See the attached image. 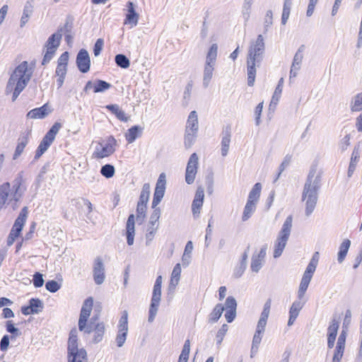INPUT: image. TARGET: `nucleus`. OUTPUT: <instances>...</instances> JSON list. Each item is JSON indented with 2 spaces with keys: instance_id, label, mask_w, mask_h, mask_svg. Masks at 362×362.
<instances>
[{
  "instance_id": "obj_16",
  "label": "nucleus",
  "mask_w": 362,
  "mask_h": 362,
  "mask_svg": "<svg viewBox=\"0 0 362 362\" xmlns=\"http://www.w3.org/2000/svg\"><path fill=\"white\" fill-rule=\"evenodd\" d=\"M267 245L264 244L262 246L259 252L256 254L254 253L251 258L250 268L253 272L257 273L262 267L264 259L267 255Z\"/></svg>"
},
{
  "instance_id": "obj_48",
  "label": "nucleus",
  "mask_w": 362,
  "mask_h": 362,
  "mask_svg": "<svg viewBox=\"0 0 362 362\" xmlns=\"http://www.w3.org/2000/svg\"><path fill=\"white\" fill-rule=\"evenodd\" d=\"M73 29V18L71 16H68L66 19V22L63 27L59 28L57 32L59 33H71Z\"/></svg>"
},
{
  "instance_id": "obj_15",
  "label": "nucleus",
  "mask_w": 362,
  "mask_h": 362,
  "mask_svg": "<svg viewBox=\"0 0 362 362\" xmlns=\"http://www.w3.org/2000/svg\"><path fill=\"white\" fill-rule=\"evenodd\" d=\"M305 49V47L304 45H301L296 52L294 54L293 62L291 66L290 70V79L293 77H296L298 73V71L301 68V64L303 62V59L304 57V51Z\"/></svg>"
},
{
  "instance_id": "obj_60",
  "label": "nucleus",
  "mask_w": 362,
  "mask_h": 362,
  "mask_svg": "<svg viewBox=\"0 0 362 362\" xmlns=\"http://www.w3.org/2000/svg\"><path fill=\"white\" fill-rule=\"evenodd\" d=\"M247 268V265L243 263H239V264L235 267L233 271V276L236 279H238L243 276L245 269Z\"/></svg>"
},
{
  "instance_id": "obj_5",
  "label": "nucleus",
  "mask_w": 362,
  "mask_h": 362,
  "mask_svg": "<svg viewBox=\"0 0 362 362\" xmlns=\"http://www.w3.org/2000/svg\"><path fill=\"white\" fill-rule=\"evenodd\" d=\"M293 217L291 215L286 217L283 223L275 242L274 249V257L278 258L281 255L286 245L292 228Z\"/></svg>"
},
{
  "instance_id": "obj_31",
  "label": "nucleus",
  "mask_w": 362,
  "mask_h": 362,
  "mask_svg": "<svg viewBox=\"0 0 362 362\" xmlns=\"http://www.w3.org/2000/svg\"><path fill=\"white\" fill-rule=\"evenodd\" d=\"M351 245V241L349 239L344 240L339 246V250L337 254V261L339 263H342L348 253L349 249Z\"/></svg>"
},
{
  "instance_id": "obj_13",
  "label": "nucleus",
  "mask_w": 362,
  "mask_h": 362,
  "mask_svg": "<svg viewBox=\"0 0 362 362\" xmlns=\"http://www.w3.org/2000/svg\"><path fill=\"white\" fill-rule=\"evenodd\" d=\"M165 173H162L159 175L158 179L156 182L152 201V208H155L156 206H157L161 202L162 199L163 198L165 191Z\"/></svg>"
},
{
  "instance_id": "obj_24",
  "label": "nucleus",
  "mask_w": 362,
  "mask_h": 362,
  "mask_svg": "<svg viewBox=\"0 0 362 362\" xmlns=\"http://www.w3.org/2000/svg\"><path fill=\"white\" fill-rule=\"evenodd\" d=\"M198 115L195 110L192 111L187 118L185 131L198 132Z\"/></svg>"
},
{
  "instance_id": "obj_6",
  "label": "nucleus",
  "mask_w": 362,
  "mask_h": 362,
  "mask_svg": "<svg viewBox=\"0 0 362 362\" xmlns=\"http://www.w3.org/2000/svg\"><path fill=\"white\" fill-rule=\"evenodd\" d=\"M272 305V300L270 298L267 299L265 302L263 308V310L261 313L260 317L258 320L256 331L253 336L252 344H253V349H256L260 344L265 327L267 323V320L270 313V308Z\"/></svg>"
},
{
  "instance_id": "obj_53",
  "label": "nucleus",
  "mask_w": 362,
  "mask_h": 362,
  "mask_svg": "<svg viewBox=\"0 0 362 362\" xmlns=\"http://www.w3.org/2000/svg\"><path fill=\"white\" fill-rule=\"evenodd\" d=\"M339 321L333 319L328 327L327 329V335L337 337L338 329H339Z\"/></svg>"
},
{
  "instance_id": "obj_36",
  "label": "nucleus",
  "mask_w": 362,
  "mask_h": 362,
  "mask_svg": "<svg viewBox=\"0 0 362 362\" xmlns=\"http://www.w3.org/2000/svg\"><path fill=\"white\" fill-rule=\"evenodd\" d=\"M218 53V45L217 44H213L206 54L205 63L216 64Z\"/></svg>"
},
{
  "instance_id": "obj_38",
  "label": "nucleus",
  "mask_w": 362,
  "mask_h": 362,
  "mask_svg": "<svg viewBox=\"0 0 362 362\" xmlns=\"http://www.w3.org/2000/svg\"><path fill=\"white\" fill-rule=\"evenodd\" d=\"M28 303V305H30V309L33 310L34 314L41 313L44 308V304L40 298H30Z\"/></svg>"
},
{
  "instance_id": "obj_33",
  "label": "nucleus",
  "mask_w": 362,
  "mask_h": 362,
  "mask_svg": "<svg viewBox=\"0 0 362 362\" xmlns=\"http://www.w3.org/2000/svg\"><path fill=\"white\" fill-rule=\"evenodd\" d=\"M261 190H262V185L259 182H257L255 184V185L252 187V189L250 190L247 201L251 202H254L257 204L260 194H261Z\"/></svg>"
},
{
  "instance_id": "obj_10",
  "label": "nucleus",
  "mask_w": 362,
  "mask_h": 362,
  "mask_svg": "<svg viewBox=\"0 0 362 362\" xmlns=\"http://www.w3.org/2000/svg\"><path fill=\"white\" fill-rule=\"evenodd\" d=\"M28 214L27 207H23L17 218L16 219L14 224L10 231V233L7 238V245L11 246L13 244L16 239L20 235L22 231L23 227L25 223Z\"/></svg>"
},
{
  "instance_id": "obj_26",
  "label": "nucleus",
  "mask_w": 362,
  "mask_h": 362,
  "mask_svg": "<svg viewBox=\"0 0 362 362\" xmlns=\"http://www.w3.org/2000/svg\"><path fill=\"white\" fill-rule=\"evenodd\" d=\"M143 129L135 125L129 128L125 134L126 140L129 144L133 143L142 133Z\"/></svg>"
},
{
  "instance_id": "obj_19",
  "label": "nucleus",
  "mask_w": 362,
  "mask_h": 362,
  "mask_svg": "<svg viewBox=\"0 0 362 362\" xmlns=\"http://www.w3.org/2000/svg\"><path fill=\"white\" fill-rule=\"evenodd\" d=\"M30 136V131L26 130L21 134L18 140L17 145L13 155V159H18L24 151L25 147L28 144Z\"/></svg>"
},
{
  "instance_id": "obj_39",
  "label": "nucleus",
  "mask_w": 362,
  "mask_h": 362,
  "mask_svg": "<svg viewBox=\"0 0 362 362\" xmlns=\"http://www.w3.org/2000/svg\"><path fill=\"white\" fill-rule=\"evenodd\" d=\"M6 330L7 332L11 334V339H15L21 334V332L15 327V324L12 320H7L6 322Z\"/></svg>"
},
{
  "instance_id": "obj_2",
  "label": "nucleus",
  "mask_w": 362,
  "mask_h": 362,
  "mask_svg": "<svg viewBox=\"0 0 362 362\" xmlns=\"http://www.w3.org/2000/svg\"><path fill=\"white\" fill-rule=\"evenodd\" d=\"M33 75V70L28 68L26 61L21 62L16 67L10 76L6 86V94L12 93V101L14 102L25 89Z\"/></svg>"
},
{
  "instance_id": "obj_35",
  "label": "nucleus",
  "mask_w": 362,
  "mask_h": 362,
  "mask_svg": "<svg viewBox=\"0 0 362 362\" xmlns=\"http://www.w3.org/2000/svg\"><path fill=\"white\" fill-rule=\"evenodd\" d=\"M256 203L251 202V201H247L242 216V220L243 221H247L252 216V215L256 210Z\"/></svg>"
},
{
  "instance_id": "obj_40",
  "label": "nucleus",
  "mask_w": 362,
  "mask_h": 362,
  "mask_svg": "<svg viewBox=\"0 0 362 362\" xmlns=\"http://www.w3.org/2000/svg\"><path fill=\"white\" fill-rule=\"evenodd\" d=\"M292 6V0H284L281 16V23L285 25L288 19Z\"/></svg>"
},
{
  "instance_id": "obj_20",
  "label": "nucleus",
  "mask_w": 362,
  "mask_h": 362,
  "mask_svg": "<svg viewBox=\"0 0 362 362\" xmlns=\"http://www.w3.org/2000/svg\"><path fill=\"white\" fill-rule=\"evenodd\" d=\"M105 278V267L103 260L100 257H97L93 266L94 281L97 285H100L104 282Z\"/></svg>"
},
{
  "instance_id": "obj_8",
  "label": "nucleus",
  "mask_w": 362,
  "mask_h": 362,
  "mask_svg": "<svg viewBox=\"0 0 362 362\" xmlns=\"http://www.w3.org/2000/svg\"><path fill=\"white\" fill-rule=\"evenodd\" d=\"M62 38V34L59 33V32H56L48 37L45 44L46 51L42 61V65L45 66L54 57L57 48L60 45Z\"/></svg>"
},
{
  "instance_id": "obj_43",
  "label": "nucleus",
  "mask_w": 362,
  "mask_h": 362,
  "mask_svg": "<svg viewBox=\"0 0 362 362\" xmlns=\"http://www.w3.org/2000/svg\"><path fill=\"white\" fill-rule=\"evenodd\" d=\"M111 87V84L103 80L98 79L94 82V93L104 92Z\"/></svg>"
},
{
  "instance_id": "obj_55",
  "label": "nucleus",
  "mask_w": 362,
  "mask_h": 362,
  "mask_svg": "<svg viewBox=\"0 0 362 362\" xmlns=\"http://www.w3.org/2000/svg\"><path fill=\"white\" fill-rule=\"evenodd\" d=\"M344 349L345 347L341 346V345L336 346L332 358V362H340L344 355Z\"/></svg>"
},
{
  "instance_id": "obj_14",
  "label": "nucleus",
  "mask_w": 362,
  "mask_h": 362,
  "mask_svg": "<svg viewBox=\"0 0 362 362\" xmlns=\"http://www.w3.org/2000/svg\"><path fill=\"white\" fill-rule=\"evenodd\" d=\"M198 156L196 153H193L188 160L186 172H185V181L188 185L194 182L198 168Z\"/></svg>"
},
{
  "instance_id": "obj_52",
  "label": "nucleus",
  "mask_w": 362,
  "mask_h": 362,
  "mask_svg": "<svg viewBox=\"0 0 362 362\" xmlns=\"http://www.w3.org/2000/svg\"><path fill=\"white\" fill-rule=\"evenodd\" d=\"M147 209V204L138 202L136 206V218L137 220L143 219L145 217Z\"/></svg>"
},
{
  "instance_id": "obj_50",
  "label": "nucleus",
  "mask_w": 362,
  "mask_h": 362,
  "mask_svg": "<svg viewBox=\"0 0 362 362\" xmlns=\"http://www.w3.org/2000/svg\"><path fill=\"white\" fill-rule=\"evenodd\" d=\"M48 166H49L48 164H45V165H43L41 168L40 173L37 175V176L36 177L35 182H34V185L36 186V188H39L40 187L41 183L43 182L44 177L47 173Z\"/></svg>"
},
{
  "instance_id": "obj_54",
  "label": "nucleus",
  "mask_w": 362,
  "mask_h": 362,
  "mask_svg": "<svg viewBox=\"0 0 362 362\" xmlns=\"http://www.w3.org/2000/svg\"><path fill=\"white\" fill-rule=\"evenodd\" d=\"M228 330V326L226 324H223L221 327L219 329V330L217 332L216 339V344H221L224 336L226 335V332Z\"/></svg>"
},
{
  "instance_id": "obj_18",
  "label": "nucleus",
  "mask_w": 362,
  "mask_h": 362,
  "mask_svg": "<svg viewBox=\"0 0 362 362\" xmlns=\"http://www.w3.org/2000/svg\"><path fill=\"white\" fill-rule=\"evenodd\" d=\"M61 124L59 123H54V124L49 129V130L46 133L45 136L42 138L38 146L40 148H42V149L46 151L54 141L55 136L58 133Z\"/></svg>"
},
{
  "instance_id": "obj_41",
  "label": "nucleus",
  "mask_w": 362,
  "mask_h": 362,
  "mask_svg": "<svg viewBox=\"0 0 362 362\" xmlns=\"http://www.w3.org/2000/svg\"><path fill=\"white\" fill-rule=\"evenodd\" d=\"M351 110L352 112H359L362 110V92L358 93L352 99Z\"/></svg>"
},
{
  "instance_id": "obj_12",
  "label": "nucleus",
  "mask_w": 362,
  "mask_h": 362,
  "mask_svg": "<svg viewBox=\"0 0 362 362\" xmlns=\"http://www.w3.org/2000/svg\"><path fill=\"white\" fill-rule=\"evenodd\" d=\"M161 300V287L153 286L148 310V321L153 322L157 315Z\"/></svg>"
},
{
  "instance_id": "obj_29",
  "label": "nucleus",
  "mask_w": 362,
  "mask_h": 362,
  "mask_svg": "<svg viewBox=\"0 0 362 362\" xmlns=\"http://www.w3.org/2000/svg\"><path fill=\"white\" fill-rule=\"evenodd\" d=\"M23 172H20L13 181V188L14 189V193L12 195V198L11 200H14L15 202H18L21 197V194L19 193L21 189V186L23 182Z\"/></svg>"
},
{
  "instance_id": "obj_27",
  "label": "nucleus",
  "mask_w": 362,
  "mask_h": 362,
  "mask_svg": "<svg viewBox=\"0 0 362 362\" xmlns=\"http://www.w3.org/2000/svg\"><path fill=\"white\" fill-rule=\"evenodd\" d=\"M215 64L205 63L203 72V86L207 88L213 76Z\"/></svg>"
},
{
  "instance_id": "obj_30",
  "label": "nucleus",
  "mask_w": 362,
  "mask_h": 362,
  "mask_svg": "<svg viewBox=\"0 0 362 362\" xmlns=\"http://www.w3.org/2000/svg\"><path fill=\"white\" fill-rule=\"evenodd\" d=\"M10 191L11 185L9 182H6L0 185V210L6 203Z\"/></svg>"
},
{
  "instance_id": "obj_9",
  "label": "nucleus",
  "mask_w": 362,
  "mask_h": 362,
  "mask_svg": "<svg viewBox=\"0 0 362 362\" xmlns=\"http://www.w3.org/2000/svg\"><path fill=\"white\" fill-rule=\"evenodd\" d=\"M117 140L112 136H109L105 141H99L95 146L93 157L102 159L110 156L115 151Z\"/></svg>"
},
{
  "instance_id": "obj_22",
  "label": "nucleus",
  "mask_w": 362,
  "mask_h": 362,
  "mask_svg": "<svg viewBox=\"0 0 362 362\" xmlns=\"http://www.w3.org/2000/svg\"><path fill=\"white\" fill-rule=\"evenodd\" d=\"M127 13L124 20V24H130L132 27L136 26L139 21V14L136 12L134 4L132 1H128L127 4Z\"/></svg>"
},
{
  "instance_id": "obj_57",
  "label": "nucleus",
  "mask_w": 362,
  "mask_h": 362,
  "mask_svg": "<svg viewBox=\"0 0 362 362\" xmlns=\"http://www.w3.org/2000/svg\"><path fill=\"white\" fill-rule=\"evenodd\" d=\"M45 288L48 291L55 293L60 288V284L55 280H50L46 282Z\"/></svg>"
},
{
  "instance_id": "obj_28",
  "label": "nucleus",
  "mask_w": 362,
  "mask_h": 362,
  "mask_svg": "<svg viewBox=\"0 0 362 362\" xmlns=\"http://www.w3.org/2000/svg\"><path fill=\"white\" fill-rule=\"evenodd\" d=\"M359 157H360L359 147L355 146L353 150L352 154H351V160H350V163H349V169H348L347 175H348L349 177H351L352 176V175L356 169V164L358 161Z\"/></svg>"
},
{
  "instance_id": "obj_61",
  "label": "nucleus",
  "mask_w": 362,
  "mask_h": 362,
  "mask_svg": "<svg viewBox=\"0 0 362 362\" xmlns=\"http://www.w3.org/2000/svg\"><path fill=\"white\" fill-rule=\"evenodd\" d=\"M300 313V310L296 309L290 308L289 309V318L288 320V326H291L294 324L296 320L297 319L298 315Z\"/></svg>"
},
{
  "instance_id": "obj_3",
  "label": "nucleus",
  "mask_w": 362,
  "mask_h": 362,
  "mask_svg": "<svg viewBox=\"0 0 362 362\" xmlns=\"http://www.w3.org/2000/svg\"><path fill=\"white\" fill-rule=\"evenodd\" d=\"M265 49L264 37L259 35L255 41L251 42L247 57V85H254L256 76L255 66H259L263 59Z\"/></svg>"
},
{
  "instance_id": "obj_63",
  "label": "nucleus",
  "mask_w": 362,
  "mask_h": 362,
  "mask_svg": "<svg viewBox=\"0 0 362 362\" xmlns=\"http://www.w3.org/2000/svg\"><path fill=\"white\" fill-rule=\"evenodd\" d=\"M103 45L104 40L102 38H98L95 42L93 47V53L95 57H98L100 54Z\"/></svg>"
},
{
  "instance_id": "obj_42",
  "label": "nucleus",
  "mask_w": 362,
  "mask_h": 362,
  "mask_svg": "<svg viewBox=\"0 0 362 362\" xmlns=\"http://www.w3.org/2000/svg\"><path fill=\"white\" fill-rule=\"evenodd\" d=\"M116 64L122 69H127L130 66L129 59L123 54H118L115 57Z\"/></svg>"
},
{
  "instance_id": "obj_44",
  "label": "nucleus",
  "mask_w": 362,
  "mask_h": 362,
  "mask_svg": "<svg viewBox=\"0 0 362 362\" xmlns=\"http://www.w3.org/2000/svg\"><path fill=\"white\" fill-rule=\"evenodd\" d=\"M151 193V186L149 183H145L142 189L139 196V202L142 203H148L149 199V196Z\"/></svg>"
},
{
  "instance_id": "obj_45",
  "label": "nucleus",
  "mask_w": 362,
  "mask_h": 362,
  "mask_svg": "<svg viewBox=\"0 0 362 362\" xmlns=\"http://www.w3.org/2000/svg\"><path fill=\"white\" fill-rule=\"evenodd\" d=\"M197 136V132H190L188 131H185V141H184L185 146L187 148H190L195 142Z\"/></svg>"
},
{
  "instance_id": "obj_34",
  "label": "nucleus",
  "mask_w": 362,
  "mask_h": 362,
  "mask_svg": "<svg viewBox=\"0 0 362 362\" xmlns=\"http://www.w3.org/2000/svg\"><path fill=\"white\" fill-rule=\"evenodd\" d=\"M92 331L94 332L93 341L94 343H98L102 341L105 333V325L103 322L98 323L94 326L92 324Z\"/></svg>"
},
{
  "instance_id": "obj_49",
  "label": "nucleus",
  "mask_w": 362,
  "mask_h": 362,
  "mask_svg": "<svg viewBox=\"0 0 362 362\" xmlns=\"http://www.w3.org/2000/svg\"><path fill=\"white\" fill-rule=\"evenodd\" d=\"M284 79L281 78L279 83L277 86L275 88L274 95L272 98L271 103L276 104L281 97V94L282 93V86H283Z\"/></svg>"
},
{
  "instance_id": "obj_51",
  "label": "nucleus",
  "mask_w": 362,
  "mask_h": 362,
  "mask_svg": "<svg viewBox=\"0 0 362 362\" xmlns=\"http://www.w3.org/2000/svg\"><path fill=\"white\" fill-rule=\"evenodd\" d=\"M153 211L150 216L149 225L155 226L158 224V220L160 216V209L158 206L153 208Z\"/></svg>"
},
{
  "instance_id": "obj_58",
  "label": "nucleus",
  "mask_w": 362,
  "mask_h": 362,
  "mask_svg": "<svg viewBox=\"0 0 362 362\" xmlns=\"http://www.w3.org/2000/svg\"><path fill=\"white\" fill-rule=\"evenodd\" d=\"M43 276L40 272H35L33 275V283L35 288H40L44 284Z\"/></svg>"
},
{
  "instance_id": "obj_1",
  "label": "nucleus",
  "mask_w": 362,
  "mask_h": 362,
  "mask_svg": "<svg viewBox=\"0 0 362 362\" xmlns=\"http://www.w3.org/2000/svg\"><path fill=\"white\" fill-rule=\"evenodd\" d=\"M321 186V174L317 171L316 167L313 166L310 169L302 192V200L305 202L306 216H310L315 209Z\"/></svg>"
},
{
  "instance_id": "obj_7",
  "label": "nucleus",
  "mask_w": 362,
  "mask_h": 362,
  "mask_svg": "<svg viewBox=\"0 0 362 362\" xmlns=\"http://www.w3.org/2000/svg\"><path fill=\"white\" fill-rule=\"evenodd\" d=\"M93 305V299L92 297L86 298L82 305L79 320H78V329L85 333H90L92 332V324L97 320V317H93L90 322L87 325L88 319L90 315L91 310Z\"/></svg>"
},
{
  "instance_id": "obj_46",
  "label": "nucleus",
  "mask_w": 362,
  "mask_h": 362,
  "mask_svg": "<svg viewBox=\"0 0 362 362\" xmlns=\"http://www.w3.org/2000/svg\"><path fill=\"white\" fill-rule=\"evenodd\" d=\"M115 173V167L111 164H105L100 168V173L106 178H111Z\"/></svg>"
},
{
  "instance_id": "obj_23",
  "label": "nucleus",
  "mask_w": 362,
  "mask_h": 362,
  "mask_svg": "<svg viewBox=\"0 0 362 362\" xmlns=\"http://www.w3.org/2000/svg\"><path fill=\"white\" fill-rule=\"evenodd\" d=\"M231 137V129L230 126H226L222 132L221 138V155L225 157L227 156L229 150Z\"/></svg>"
},
{
  "instance_id": "obj_25",
  "label": "nucleus",
  "mask_w": 362,
  "mask_h": 362,
  "mask_svg": "<svg viewBox=\"0 0 362 362\" xmlns=\"http://www.w3.org/2000/svg\"><path fill=\"white\" fill-rule=\"evenodd\" d=\"M105 108L114 114L116 117L122 122H127L129 117H127L125 112L119 107L117 104H111L106 105Z\"/></svg>"
},
{
  "instance_id": "obj_59",
  "label": "nucleus",
  "mask_w": 362,
  "mask_h": 362,
  "mask_svg": "<svg viewBox=\"0 0 362 362\" xmlns=\"http://www.w3.org/2000/svg\"><path fill=\"white\" fill-rule=\"evenodd\" d=\"M224 308L225 310H236L237 302L235 298L233 296H228L226 299Z\"/></svg>"
},
{
  "instance_id": "obj_17",
  "label": "nucleus",
  "mask_w": 362,
  "mask_h": 362,
  "mask_svg": "<svg viewBox=\"0 0 362 362\" xmlns=\"http://www.w3.org/2000/svg\"><path fill=\"white\" fill-rule=\"evenodd\" d=\"M76 65L81 73H87L90 70V59L88 51L81 49L77 54L76 59Z\"/></svg>"
},
{
  "instance_id": "obj_4",
  "label": "nucleus",
  "mask_w": 362,
  "mask_h": 362,
  "mask_svg": "<svg viewBox=\"0 0 362 362\" xmlns=\"http://www.w3.org/2000/svg\"><path fill=\"white\" fill-rule=\"evenodd\" d=\"M67 358L68 362H88L86 351L83 348H78L76 329H72L69 333Z\"/></svg>"
},
{
  "instance_id": "obj_37",
  "label": "nucleus",
  "mask_w": 362,
  "mask_h": 362,
  "mask_svg": "<svg viewBox=\"0 0 362 362\" xmlns=\"http://www.w3.org/2000/svg\"><path fill=\"white\" fill-rule=\"evenodd\" d=\"M33 5L30 2L27 1L24 6L23 12L21 18V27H23L28 22L30 16L33 13Z\"/></svg>"
},
{
  "instance_id": "obj_56",
  "label": "nucleus",
  "mask_w": 362,
  "mask_h": 362,
  "mask_svg": "<svg viewBox=\"0 0 362 362\" xmlns=\"http://www.w3.org/2000/svg\"><path fill=\"white\" fill-rule=\"evenodd\" d=\"M291 156L287 155L285 156L284 160L279 165V173L274 180V182H276L279 179V177H280L282 172L288 167V165H289V163L291 161Z\"/></svg>"
},
{
  "instance_id": "obj_21",
  "label": "nucleus",
  "mask_w": 362,
  "mask_h": 362,
  "mask_svg": "<svg viewBox=\"0 0 362 362\" xmlns=\"http://www.w3.org/2000/svg\"><path fill=\"white\" fill-rule=\"evenodd\" d=\"M51 112V109L47 104H45L40 107L31 110L27 113L26 117L30 119H43Z\"/></svg>"
},
{
  "instance_id": "obj_32",
  "label": "nucleus",
  "mask_w": 362,
  "mask_h": 362,
  "mask_svg": "<svg viewBox=\"0 0 362 362\" xmlns=\"http://www.w3.org/2000/svg\"><path fill=\"white\" fill-rule=\"evenodd\" d=\"M224 310V306L221 303L216 304L212 312L209 315V322H216L221 317Z\"/></svg>"
},
{
  "instance_id": "obj_64",
  "label": "nucleus",
  "mask_w": 362,
  "mask_h": 362,
  "mask_svg": "<svg viewBox=\"0 0 362 362\" xmlns=\"http://www.w3.org/2000/svg\"><path fill=\"white\" fill-rule=\"evenodd\" d=\"M10 337L7 334L3 336L0 341V349L1 351H7L9 346Z\"/></svg>"
},
{
  "instance_id": "obj_62",
  "label": "nucleus",
  "mask_w": 362,
  "mask_h": 362,
  "mask_svg": "<svg viewBox=\"0 0 362 362\" xmlns=\"http://www.w3.org/2000/svg\"><path fill=\"white\" fill-rule=\"evenodd\" d=\"M273 23V13L271 10H269L267 11L265 18H264V32H267L268 30L269 27H270L272 25Z\"/></svg>"
},
{
  "instance_id": "obj_47",
  "label": "nucleus",
  "mask_w": 362,
  "mask_h": 362,
  "mask_svg": "<svg viewBox=\"0 0 362 362\" xmlns=\"http://www.w3.org/2000/svg\"><path fill=\"white\" fill-rule=\"evenodd\" d=\"M253 3V0H245L243 6V10L242 13L243 18L245 22H247L250 16V9L251 6Z\"/></svg>"
},
{
  "instance_id": "obj_11",
  "label": "nucleus",
  "mask_w": 362,
  "mask_h": 362,
  "mask_svg": "<svg viewBox=\"0 0 362 362\" xmlns=\"http://www.w3.org/2000/svg\"><path fill=\"white\" fill-rule=\"evenodd\" d=\"M117 327L118 331L115 341L117 346L122 347L125 343L128 333V313L127 310L122 312Z\"/></svg>"
}]
</instances>
